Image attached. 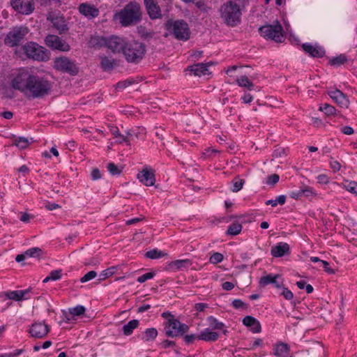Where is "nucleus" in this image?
Returning a JSON list of instances; mask_svg holds the SVG:
<instances>
[{"label": "nucleus", "mask_w": 357, "mask_h": 357, "mask_svg": "<svg viewBox=\"0 0 357 357\" xmlns=\"http://www.w3.org/2000/svg\"><path fill=\"white\" fill-rule=\"evenodd\" d=\"M10 86L32 99L44 97L52 89L51 82L46 78L33 75L24 69H20L13 75Z\"/></svg>", "instance_id": "nucleus-1"}, {"label": "nucleus", "mask_w": 357, "mask_h": 357, "mask_svg": "<svg viewBox=\"0 0 357 357\" xmlns=\"http://www.w3.org/2000/svg\"><path fill=\"white\" fill-rule=\"evenodd\" d=\"M243 8L241 0H229L220 6V17L227 26L234 27L241 23Z\"/></svg>", "instance_id": "nucleus-2"}, {"label": "nucleus", "mask_w": 357, "mask_h": 357, "mask_svg": "<svg viewBox=\"0 0 357 357\" xmlns=\"http://www.w3.org/2000/svg\"><path fill=\"white\" fill-rule=\"evenodd\" d=\"M162 317L166 319L163 323L166 336L176 337L182 336L188 331L189 326L185 324L181 323L170 312H165L162 314Z\"/></svg>", "instance_id": "nucleus-3"}, {"label": "nucleus", "mask_w": 357, "mask_h": 357, "mask_svg": "<svg viewBox=\"0 0 357 357\" xmlns=\"http://www.w3.org/2000/svg\"><path fill=\"white\" fill-rule=\"evenodd\" d=\"M123 26L136 24L141 20V8L136 2H130L116 15Z\"/></svg>", "instance_id": "nucleus-4"}, {"label": "nucleus", "mask_w": 357, "mask_h": 357, "mask_svg": "<svg viewBox=\"0 0 357 357\" xmlns=\"http://www.w3.org/2000/svg\"><path fill=\"white\" fill-rule=\"evenodd\" d=\"M146 52V45L137 40L128 41L123 53L128 63L137 64L144 59Z\"/></svg>", "instance_id": "nucleus-5"}, {"label": "nucleus", "mask_w": 357, "mask_h": 357, "mask_svg": "<svg viewBox=\"0 0 357 357\" xmlns=\"http://www.w3.org/2000/svg\"><path fill=\"white\" fill-rule=\"evenodd\" d=\"M167 29L177 40L186 41L190 38V30L188 23L183 20L168 22Z\"/></svg>", "instance_id": "nucleus-6"}, {"label": "nucleus", "mask_w": 357, "mask_h": 357, "mask_svg": "<svg viewBox=\"0 0 357 357\" xmlns=\"http://www.w3.org/2000/svg\"><path fill=\"white\" fill-rule=\"evenodd\" d=\"M26 56L38 61H46L50 59V52L34 42H29L23 46Z\"/></svg>", "instance_id": "nucleus-7"}, {"label": "nucleus", "mask_w": 357, "mask_h": 357, "mask_svg": "<svg viewBox=\"0 0 357 357\" xmlns=\"http://www.w3.org/2000/svg\"><path fill=\"white\" fill-rule=\"evenodd\" d=\"M29 29L24 26L13 27L6 36L4 44L10 47L20 45L24 40Z\"/></svg>", "instance_id": "nucleus-8"}, {"label": "nucleus", "mask_w": 357, "mask_h": 357, "mask_svg": "<svg viewBox=\"0 0 357 357\" xmlns=\"http://www.w3.org/2000/svg\"><path fill=\"white\" fill-rule=\"evenodd\" d=\"M259 33L266 39L274 40L276 43H281L284 40L282 26L279 22L275 24H266L259 29Z\"/></svg>", "instance_id": "nucleus-9"}, {"label": "nucleus", "mask_w": 357, "mask_h": 357, "mask_svg": "<svg viewBox=\"0 0 357 357\" xmlns=\"http://www.w3.org/2000/svg\"><path fill=\"white\" fill-rule=\"evenodd\" d=\"M96 40L100 45L106 46L114 54H123L128 42L126 39L118 36H111L108 38H98Z\"/></svg>", "instance_id": "nucleus-10"}, {"label": "nucleus", "mask_w": 357, "mask_h": 357, "mask_svg": "<svg viewBox=\"0 0 357 357\" xmlns=\"http://www.w3.org/2000/svg\"><path fill=\"white\" fill-rule=\"evenodd\" d=\"M54 68L58 71L69 73L73 75L78 73V68L75 62L66 56L55 58L54 61Z\"/></svg>", "instance_id": "nucleus-11"}, {"label": "nucleus", "mask_w": 357, "mask_h": 357, "mask_svg": "<svg viewBox=\"0 0 357 357\" xmlns=\"http://www.w3.org/2000/svg\"><path fill=\"white\" fill-rule=\"evenodd\" d=\"M45 44L52 50L68 52L70 47L68 43L56 35H48L45 39Z\"/></svg>", "instance_id": "nucleus-12"}, {"label": "nucleus", "mask_w": 357, "mask_h": 357, "mask_svg": "<svg viewBox=\"0 0 357 357\" xmlns=\"http://www.w3.org/2000/svg\"><path fill=\"white\" fill-rule=\"evenodd\" d=\"M12 7L20 13L29 15L34 10L33 0H10Z\"/></svg>", "instance_id": "nucleus-13"}, {"label": "nucleus", "mask_w": 357, "mask_h": 357, "mask_svg": "<svg viewBox=\"0 0 357 357\" xmlns=\"http://www.w3.org/2000/svg\"><path fill=\"white\" fill-rule=\"evenodd\" d=\"M77 9L79 13L89 20H93L100 14L99 9L96 6L89 3H80Z\"/></svg>", "instance_id": "nucleus-14"}, {"label": "nucleus", "mask_w": 357, "mask_h": 357, "mask_svg": "<svg viewBox=\"0 0 357 357\" xmlns=\"http://www.w3.org/2000/svg\"><path fill=\"white\" fill-rule=\"evenodd\" d=\"M29 333L34 338H43L50 332V328L45 322H35L30 329Z\"/></svg>", "instance_id": "nucleus-15"}, {"label": "nucleus", "mask_w": 357, "mask_h": 357, "mask_svg": "<svg viewBox=\"0 0 357 357\" xmlns=\"http://www.w3.org/2000/svg\"><path fill=\"white\" fill-rule=\"evenodd\" d=\"M144 4L151 19L155 20L162 17L160 8L156 1L144 0Z\"/></svg>", "instance_id": "nucleus-16"}, {"label": "nucleus", "mask_w": 357, "mask_h": 357, "mask_svg": "<svg viewBox=\"0 0 357 357\" xmlns=\"http://www.w3.org/2000/svg\"><path fill=\"white\" fill-rule=\"evenodd\" d=\"M328 95L341 107H347L349 106V100L341 91L336 89L329 90Z\"/></svg>", "instance_id": "nucleus-17"}, {"label": "nucleus", "mask_w": 357, "mask_h": 357, "mask_svg": "<svg viewBox=\"0 0 357 357\" xmlns=\"http://www.w3.org/2000/svg\"><path fill=\"white\" fill-rule=\"evenodd\" d=\"M137 178L146 186L153 185L155 181L154 172L147 168H144L138 173Z\"/></svg>", "instance_id": "nucleus-18"}, {"label": "nucleus", "mask_w": 357, "mask_h": 357, "mask_svg": "<svg viewBox=\"0 0 357 357\" xmlns=\"http://www.w3.org/2000/svg\"><path fill=\"white\" fill-rule=\"evenodd\" d=\"M100 66L104 72H110L113 70L117 66L118 61L112 56L106 55H99Z\"/></svg>", "instance_id": "nucleus-19"}, {"label": "nucleus", "mask_w": 357, "mask_h": 357, "mask_svg": "<svg viewBox=\"0 0 357 357\" xmlns=\"http://www.w3.org/2000/svg\"><path fill=\"white\" fill-rule=\"evenodd\" d=\"M290 253V248L288 243L280 242L273 246L271 250V255L273 257H282Z\"/></svg>", "instance_id": "nucleus-20"}, {"label": "nucleus", "mask_w": 357, "mask_h": 357, "mask_svg": "<svg viewBox=\"0 0 357 357\" xmlns=\"http://www.w3.org/2000/svg\"><path fill=\"white\" fill-rule=\"evenodd\" d=\"M302 47L305 52L313 57H322L325 54V50L321 46L304 43Z\"/></svg>", "instance_id": "nucleus-21"}, {"label": "nucleus", "mask_w": 357, "mask_h": 357, "mask_svg": "<svg viewBox=\"0 0 357 357\" xmlns=\"http://www.w3.org/2000/svg\"><path fill=\"white\" fill-rule=\"evenodd\" d=\"M243 324L247 327H249L254 333H260L261 327L259 321L255 317L248 315L243 319Z\"/></svg>", "instance_id": "nucleus-22"}, {"label": "nucleus", "mask_w": 357, "mask_h": 357, "mask_svg": "<svg viewBox=\"0 0 357 357\" xmlns=\"http://www.w3.org/2000/svg\"><path fill=\"white\" fill-rule=\"evenodd\" d=\"M219 337V333L212 331L210 328H206L202 331L197 335V340L206 342H215Z\"/></svg>", "instance_id": "nucleus-23"}, {"label": "nucleus", "mask_w": 357, "mask_h": 357, "mask_svg": "<svg viewBox=\"0 0 357 357\" xmlns=\"http://www.w3.org/2000/svg\"><path fill=\"white\" fill-rule=\"evenodd\" d=\"M290 351L289 345L284 342H279L273 346V355L276 357H288Z\"/></svg>", "instance_id": "nucleus-24"}, {"label": "nucleus", "mask_w": 357, "mask_h": 357, "mask_svg": "<svg viewBox=\"0 0 357 357\" xmlns=\"http://www.w3.org/2000/svg\"><path fill=\"white\" fill-rule=\"evenodd\" d=\"M188 70L192 72L195 75L202 76L208 74V64L199 63L188 67Z\"/></svg>", "instance_id": "nucleus-25"}, {"label": "nucleus", "mask_w": 357, "mask_h": 357, "mask_svg": "<svg viewBox=\"0 0 357 357\" xmlns=\"http://www.w3.org/2000/svg\"><path fill=\"white\" fill-rule=\"evenodd\" d=\"M51 22L54 28H55L60 33L68 30V26L63 16H55L51 18Z\"/></svg>", "instance_id": "nucleus-26"}, {"label": "nucleus", "mask_w": 357, "mask_h": 357, "mask_svg": "<svg viewBox=\"0 0 357 357\" xmlns=\"http://www.w3.org/2000/svg\"><path fill=\"white\" fill-rule=\"evenodd\" d=\"M110 132L112 134V135L114 137V138L116 139V142L119 144H122L123 142H129V138L128 136L130 135V132H127V135H123L120 133L118 127L116 126H111L110 127Z\"/></svg>", "instance_id": "nucleus-27"}, {"label": "nucleus", "mask_w": 357, "mask_h": 357, "mask_svg": "<svg viewBox=\"0 0 357 357\" xmlns=\"http://www.w3.org/2000/svg\"><path fill=\"white\" fill-rule=\"evenodd\" d=\"M158 335V331L155 328H149L145 330L142 335V340L144 342H152Z\"/></svg>", "instance_id": "nucleus-28"}, {"label": "nucleus", "mask_w": 357, "mask_h": 357, "mask_svg": "<svg viewBox=\"0 0 357 357\" xmlns=\"http://www.w3.org/2000/svg\"><path fill=\"white\" fill-rule=\"evenodd\" d=\"M139 326V321L137 319H132L128 324L123 326V333L125 335L128 336L131 335L133 331L137 328Z\"/></svg>", "instance_id": "nucleus-29"}, {"label": "nucleus", "mask_w": 357, "mask_h": 357, "mask_svg": "<svg viewBox=\"0 0 357 357\" xmlns=\"http://www.w3.org/2000/svg\"><path fill=\"white\" fill-rule=\"evenodd\" d=\"M237 84L241 87H245L248 90L251 91L254 89V84L250 81L247 76L243 75L238 77L236 79Z\"/></svg>", "instance_id": "nucleus-30"}, {"label": "nucleus", "mask_w": 357, "mask_h": 357, "mask_svg": "<svg viewBox=\"0 0 357 357\" xmlns=\"http://www.w3.org/2000/svg\"><path fill=\"white\" fill-rule=\"evenodd\" d=\"M279 278H280V275L278 274H276V275L268 274V275H264L261 278V279L259 280V285H260V287H266V285L270 284H273V282H275V279H278Z\"/></svg>", "instance_id": "nucleus-31"}, {"label": "nucleus", "mask_w": 357, "mask_h": 357, "mask_svg": "<svg viewBox=\"0 0 357 357\" xmlns=\"http://www.w3.org/2000/svg\"><path fill=\"white\" fill-rule=\"evenodd\" d=\"M85 307L83 305H77L74 307L69 308V315H66V318L68 321L71 319L69 316L75 317V316H80L85 312Z\"/></svg>", "instance_id": "nucleus-32"}, {"label": "nucleus", "mask_w": 357, "mask_h": 357, "mask_svg": "<svg viewBox=\"0 0 357 357\" xmlns=\"http://www.w3.org/2000/svg\"><path fill=\"white\" fill-rule=\"evenodd\" d=\"M241 230L242 225L239 222H235L228 227L226 234L229 236H236L240 234Z\"/></svg>", "instance_id": "nucleus-33"}, {"label": "nucleus", "mask_w": 357, "mask_h": 357, "mask_svg": "<svg viewBox=\"0 0 357 357\" xmlns=\"http://www.w3.org/2000/svg\"><path fill=\"white\" fill-rule=\"evenodd\" d=\"M62 275L61 269L54 270L50 272V275L43 280V282L46 283L50 280L56 281L61 279Z\"/></svg>", "instance_id": "nucleus-34"}, {"label": "nucleus", "mask_w": 357, "mask_h": 357, "mask_svg": "<svg viewBox=\"0 0 357 357\" xmlns=\"http://www.w3.org/2000/svg\"><path fill=\"white\" fill-rule=\"evenodd\" d=\"M347 61V56L344 54H340L330 59L329 63L333 66H340L343 65Z\"/></svg>", "instance_id": "nucleus-35"}, {"label": "nucleus", "mask_w": 357, "mask_h": 357, "mask_svg": "<svg viewBox=\"0 0 357 357\" xmlns=\"http://www.w3.org/2000/svg\"><path fill=\"white\" fill-rule=\"evenodd\" d=\"M286 202V196L285 195H280L276 197L275 199H269L266 202V205H271L273 207L276 206L277 205H283Z\"/></svg>", "instance_id": "nucleus-36"}, {"label": "nucleus", "mask_w": 357, "mask_h": 357, "mask_svg": "<svg viewBox=\"0 0 357 357\" xmlns=\"http://www.w3.org/2000/svg\"><path fill=\"white\" fill-rule=\"evenodd\" d=\"M209 326L213 329L220 330L224 327V324L220 322L216 318L211 316L207 319Z\"/></svg>", "instance_id": "nucleus-37"}, {"label": "nucleus", "mask_w": 357, "mask_h": 357, "mask_svg": "<svg viewBox=\"0 0 357 357\" xmlns=\"http://www.w3.org/2000/svg\"><path fill=\"white\" fill-rule=\"evenodd\" d=\"M319 110L324 112L325 114L330 116L333 115L336 112V109L327 103H325L319 107Z\"/></svg>", "instance_id": "nucleus-38"}, {"label": "nucleus", "mask_w": 357, "mask_h": 357, "mask_svg": "<svg viewBox=\"0 0 357 357\" xmlns=\"http://www.w3.org/2000/svg\"><path fill=\"white\" fill-rule=\"evenodd\" d=\"M232 183L233 185L231 188V190L234 192H237L242 189L245 183V181L239 178H235L233 180Z\"/></svg>", "instance_id": "nucleus-39"}, {"label": "nucleus", "mask_w": 357, "mask_h": 357, "mask_svg": "<svg viewBox=\"0 0 357 357\" xmlns=\"http://www.w3.org/2000/svg\"><path fill=\"white\" fill-rule=\"evenodd\" d=\"M146 257L150 259H160L165 254L160 250L156 249L151 250L145 254Z\"/></svg>", "instance_id": "nucleus-40"}, {"label": "nucleus", "mask_w": 357, "mask_h": 357, "mask_svg": "<svg viewBox=\"0 0 357 357\" xmlns=\"http://www.w3.org/2000/svg\"><path fill=\"white\" fill-rule=\"evenodd\" d=\"M115 271H116V268L114 266H112L110 268H108L102 271L99 275V277H100L99 280H104L106 278L112 276V275L114 274Z\"/></svg>", "instance_id": "nucleus-41"}, {"label": "nucleus", "mask_w": 357, "mask_h": 357, "mask_svg": "<svg viewBox=\"0 0 357 357\" xmlns=\"http://www.w3.org/2000/svg\"><path fill=\"white\" fill-rule=\"evenodd\" d=\"M190 264H191V261L189 259L176 260L172 262V266L176 267L178 269H181L183 268H187Z\"/></svg>", "instance_id": "nucleus-42"}, {"label": "nucleus", "mask_w": 357, "mask_h": 357, "mask_svg": "<svg viewBox=\"0 0 357 357\" xmlns=\"http://www.w3.org/2000/svg\"><path fill=\"white\" fill-rule=\"evenodd\" d=\"M27 257H38L41 255L42 250L39 248H31L25 252Z\"/></svg>", "instance_id": "nucleus-43"}, {"label": "nucleus", "mask_w": 357, "mask_h": 357, "mask_svg": "<svg viewBox=\"0 0 357 357\" xmlns=\"http://www.w3.org/2000/svg\"><path fill=\"white\" fill-rule=\"evenodd\" d=\"M20 294V290L8 291L5 293L8 298L15 301H21Z\"/></svg>", "instance_id": "nucleus-44"}, {"label": "nucleus", "mask_w": 357, "mask_h": 357, "mask_svg": "<svg viewBox=\"0 0 357 357\" xmlns=\"http://www.w3.org/2000/svg\"><path fill=\"white\" fill-rule=\"evenodd\" d=\"M29 140L25 137H18L15 140V144L20 149H25L29 146Z\"/></svg>", "instance_id": "nucleus-45"}, {"label": "nucleus", "mask_w": 357, "mask_h": 357, "mask_svg": "<svg viewBox=\"0 0 357 357\" xmlns=\"http://www.w3.org/2000/svg\"><path fill=\"white\" fill-rule=\"evenodd\" d=\"M107 170L112 175H119L121 172V170L113 162H110L107 165Z\"/></svg>", "instance_id": "nucleus-46"}, {"label": "nucleus", "mask_w": 357, "mask_h": 357, "mask_svg": "<svg viewBox=\"0 0 357 357\" xmlns=\"http://www.w3.org/2000/svg\"><path fill=\"white\" fill-rule=\"evenodd\" d=\"M223 259H224V257L221 253L215 252L211 256V257L209 259V261L211 264H216L222 262Z\"/></svg>", "instance_id": "nucleus-47"}, {"label": "nucleus", "mask_w": 357, "mask_h": 357, "mask_svg": "<svg viewBox=\"0 0 357 357\" xmlns=\"http://www.w3.org/2000/svg\"><path fill=\"white\" fill-rule=\"evenodd\" d=\"M97 276V273L95 271H91L86 273L83 277L80 278L82 283L86 282L95 278Z\"/></svg>", "instance_id": "nucleus-48"}, {"label": "nucleus", "mask_w": 357, "mask_h": 357, "mask_svg": "<svg viewBox=\"0 0 357 357\" xmlns=\"http://www.w3.org/2000/svg\"><path fill=\"white\" fill-rule=\"evenodd\" d=\"M345 188L349 192L357 195V183L350 181L344 184Z\"/></svg>", "instance_id": "nucleus-49"}, {"label": "nucleus", "mask_w": 357, "mask_h": 357, "mask_svg": "<svg viewBox=\"0 0 357 357\" xmlns=\"http://www.w3.org/2000/svg\"><path fill=\"white\" fill-rule=\"evenodd\" d=\"M154 276L155 273L153 272H149L138 277L137 281L139 283H143L148 280L152 279Z\"/></svg>", "instance_id": "nucleus-50"}, {"label": "nucleus", "mask_w": 357, "mask_h": 357, "mask_svg": "<svg viewBox=\"0 0 357 357\" xmlns=\"http://www.w3.org/2000/svg\"><path fill=\"white\" fill-rule=\"evenodd\" d=\"M279 176L276 174H273L267 177L266 183L270 185H273L279 181Z\"/></svg>", "instance_id": "nucleus-51"}, {"label": "nucleus", "mask_w": 357, "mask_h": 357, "mask_svg": "<svg viewBox=\"0 0 357 357\" xmlns=\"http://www.w3.org/2000/svg\"><path fill=\"white\" fill-rule=\"evenodd\" d=\"M133 83L132 80L126 79L124 81L119 82L116 85V88L118 90H123L128 86L131 85Z\"/></svg>", "instance_id": "nucleus-52"}, {"label": "nucleus", "mask_w": 357, "mask_h": 357, "mask_svg": "<svg viewBox=\"0 0 357 357\" xmlns=\"http://www.w3.org/2000/svg\"><path fill=\"white\" fill-rule=\"evenodd\" d=\"M231 305L235 309H241V308L246 309L247 308V304L245 303L244 302H243L240 299H234L232 301Z\"/></svg>", "instance_id": "nucleus-53"}, {"label": "nucleus", "mask_w": 357, "mask_h": 357, "mask_svg": "<svg viewBox=\"0 0 357 357\" xmlns=\"http://www.w3.org/2000/svg\"><path fill=\"white\" fill-rule=\"evenodd\" d=\"M280 295L283 296L287 300H291L294 298L293 293L287 288L282 287Z\"/></svg>", "instance_id": "nucleus-54"}, {"label": "nucleus", "mask_w": 357, "mask_h": 357, "mask_svg": "<svg viewBox=\"0 0 357 357\" xmlns=\"http://www.w3.org/2000/svg\"><path fill=\"white\" fill-rule=\"evenodd\" d=\"M317 179L319 184H328L330 181V178L325 174L318 175Z\"/></svg>", "instance_id": "nucleus-55"}, {"label": "nucleus", "mask_w": 357, "mask_h": 357, "mask_svg": "<svg viewBox=\"0 0 357 357\" xmlns=\"http://www.w3.org/2000/svg\"><path fill=\"white\" fill-rule=\"evenodd\" d=\"M303 197H310L311 195H314L315 192L312 188L309 186H303L302 188Z\"/></svg>", "instance_id": "nucleus-56"}, {"label": "nucleus", "mask_w": 357, "mask_h": 357, "mask_svg": "<svg viewBox=\"0 0 357 357\" xmlns=\"http://www.w3.org/2000/svg\"><path fill=\"white\" fill-rule=\"evenodd\" d=\"M290 197L294 199H299L303 197L302 188L298 190H293L289 193Z\"/></svg>", "instance_id": "nucleus-57"}, {"label": "nucleus", "mask_w": 357, "mask_h": 357, "mask_svg": "<svg viewBox=\"0 0 357 357\" xmlns=\"http://www.w3.org/2000/svg\"><path fill=\"white\" fill-rule=\"evenodd\" d=\"M31 291V288H29L24 290H20V300H26L30 298V293Z\"/></svg>", "instance_id": "nucleus-58"}, {"label": "nucleus", "mask_w": 357, "mask_h": 357, "mask_svg": "<svg viewBox=\"0 0 357 357\" xmlns=\"http://www.w3.org/2000/svg\"><path fill=\"white\" fill-rule=\"evenodd\" d=\"M91 176L93 181H96L101 178V173L98 168H95L92 169Z\"/></svg>", "instance_id": "nucleus-59"}, {"label": "nucleus", "mask_w": 357, "mask_h": 357, "mask_svg": "<svg viewBox=\"0 0 357 357\" xmlns=\"http://www.w3.org/2000/svg\"><path fill=\"white\" fill-rule=\"evenodd\" d=\"M195 340H197V335L191 334V335H186L184 336V341L186 344H190L193 342Z\"/></svg>", "instance_id": "nucleus-60"}, {"label": "nucleus", "mask_w": 357, "mask_h": 357, "mask_svg": "<svg viewBox=\"0 0 357 357\" xmlns=\"http://www.w3.org/2000/svg\"><path fill=\"white\" fill-rule=\"evenodd\" d=\"M341 131L342 133H344V135H351L354 134V129L351 126H348L342 127L341 128Z\"/></svg>", "instance_id": "nucleus-61"}, {"label": "nucleus", "mask_w": 357, "mask_h": 357, "mask_svg": "<svg viewBox=\"0 0 357 357\" xmlns=\"http://www.w3.org/2000/svg\"><path fill=\"white\" fill-rule=\"evenodd\" d=\"M160 345L162 348L164 349H167V348H169L170 347H173L175 345V342L174 341H171V340H165L164 341H162L161 343H160Z\"/></svg>", "instance_id": "nucleus-62"}, {"label": "nucleus", "mask_w": 357, "mask_h": 357, "mask_svg": "<svg viewBox=\"0 0 357 357\" xmlns=\"http://www.w3.org/2000/svg\"><path fill=\"white\" fill-rule=\"evenodd\" d=\"M241 100L243 103L248 104L252 101L253 97L250 93H245L242 97Z\"/></svg>", "instance_id": "nucleus-63"}, {"label": "nucleus", "mask_w": 357, "mask_h": 357, "mask_svg": "<svg viewBox=\"0 0 357 357\" xmlns=\"http://www.w3.org/2000/svg\"><path fill=\"white\" fill-rule=\"evenodd\" d=\"M331 167L333 169V171H339L340 169L341 165L340 163L337 160H331L330 162Z\"/></svg>", "instance_id": "nucleus-64"}]
</instances>
